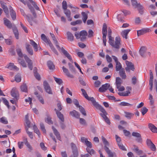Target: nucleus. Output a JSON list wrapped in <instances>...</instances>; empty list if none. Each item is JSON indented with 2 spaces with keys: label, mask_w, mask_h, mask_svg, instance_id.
<instances>
[{
  "label": "nucleus",
  "mask_w": 157,
  "mask_h": 157,
  "mask_svg": "<svg viewBox=\"0 0 157 157\" xmlns=\"http://www.w3.org/2000/svg\"><path fill=\"white\" fill-rule=\"evenodd\" d=\"M111 34L112 30L110 28H109L108 29L109 42L113 47L117 49H119V46L121 44L120 38L119 36H116L115 37V41L114 42V38L112 37Z\"/></svg>",
  "instance_id": "nucleus-1"
},
{
  "label": "nucleus",
  "mask_w": 157,
  "mask_h": 157,
  "mask_svg": "<svg viewBox=\"0 0 157 157\" xmlns=\"http://www.w3.org/2000/svg\"><path fill=\"white\" fill-rule=\"evenodd\" d=\"M4 24L8 28H12L13 32L15 36L16 39H19V33L18 29L16 26L14 25H13L10 21L6 18L4 17L3 18Z\"/></svg>",
  "instance_id": "nucleus-2"
},
{
  "label": "nucleus",
  "mask_w": 157,
  "mask_h": 157,
  "mask_svg": "<svg viewBox=\"0 0 157 157\" xmlns=\"http://www.w3.org/2000/svg\"><path fill=\"white\" fill-rule=\"evenodd\" d=\"M50 35L52 37V40L54 41V43L55 44L56 46L59 51L61 50L63 54L66 56L67 58L69 59L70 61L72 60V58L71 56L63 48H60V47L58 45V42L56 39L55 35L54 34L50 33Z\"/></svg>",
  "instance_id": "nucleus-3"
},
{
  "label": "nucleus",
  "mask_w": 157,
  "mask_h": 157,
  "mask_svg": "<svg viewBox=\"0 0 157 157\" xmlns=\"http://www.w3.org/2000/svg\"><path fill=\"white\" fill-rule=\"evenodd\" d=\"M41 39L46 43L48 44L52 51L56 55H58V53L56 50L54 48L53 44L51 43L50 40L44 34L41 35Z\"/></svg>",
  "instance_id": "nucleus-4"
},
{
  "label": "nucleus",
  "mask_w": 157,
  "mask_h": 157,
  "mask_svg": "<svg viewBox=\"0 0 157 157\" xmlns=\"http://www.w3.org/2000/svg\"><path fill=\"white\" fill-rule=\"evenodd\" d=\"M71 146L72 149L73 155L70 157H77L78 155V151L76 145L73 143H71Z\"/></svg>",
  "instance_id": "nucleus-5"
},
{
  "label": "nucleus",
  "mask_w": 157,
  "mask_h": 157,
  "mask_svg": "<svg viewBox=\"0 0 157 157\" xmlns=\"http://www.w3.org/2000/svg\"><path fill=\"white\" fill-rule=\"evenodd\" d=\"M126 64L127 66L125 69L126 72H130V70L134 71L135 69L134 65L132 63L126 61Z\"/></svg>",
  "instance_id": "nucleus-6"
},
{
  "label": "nucleus",
  "mask_w": 157,
  "mask_h": 157,
  "mask_svg": "<svg viewBox=\"0 0 157 157\" xmlns=\"http://www.w3.org/2000/svg\"><path fill=\"white\" fill-rule=\"evenodd\" d=\"M43 86L44 89L47 93L49 94H52L51 88L49 84L46 81H44V82Z\"/></svg>",
  "instance_id": "nucleus-7"
},
{
  "label": "nucleus",
  "mask_w": 157,
  "mask_h": 157,
  "mask_svg": "<svg viewBox=\"0 0 157 157\" xmlns=\"http://www.w3.org/2000/svg\"><path fill=\"white\" fill-rule=\"evenodd\" d=\"M24 58L26 62L28 63V67L29 68L32 70L33 69V63L31 60L26 55H24Z\"/></svg>",
  "instance_id": "nucleus-8"
},
{
  "label": "nucleus",
  "mask_w": 157,
  "mask_h": 157,
  "mask_svg": "<svg viewBox=\"0 0 157 157\" xmlns=\"http://www.w3.org/2000/svg\"><path fill=\"white\" fill-rule=\"evenodd\" d=\"M110 86L109 83H106L105 84L102 85L101 86L99 89V91L100 92H104L108 89Z\"/></svg>",
  "instance_id": "nucleus-9"
},
{
  "label": "nucleus",
  "mask_w": 157,
  "mask_h": 157,
  "mask_svg": "<svg viewBox=\"0 0 157 157\" xmlns=\"http://www.w3.org/2000/svg\"><path fill=\"white\" fill-rule=\"evenodd\" d=\"M147 146L152 151H155L156 150V147L155 145L150 140H147Z\"/></svg>",
  "instance_id": "nucleus-10"
},
{
  "label": "nucleus",
  "mask_w": 157,
  "mask_h": 157,
  "mask_svg": "<svg viewBox=\"0 0 157 157\" xmlns=\"http://www.w3.org/2000/svg\"><path fill=\"white\" fill-rule=\"evenodd\" d=\"M5 67L11 70L18 71L19 70L18 68L16 66L14 65L13 63H10L7 64Z\"/></svg>",
  "instance_id": "nucleus-11"
},
{
  "label": "nucleus",
  "mask_w": 157,
  "mask_h": 157,
  "mask_svg": "<svg viewBox=\"0 0 157 157\" xmlns=\"http://www.w3.org/2000/svg\"><path fill=\"white\" fill-rule=\"evenodd\" d=\"M87 35V32L85 30H82L80 32V40L82 41H84L86 38Z\"/></svg>",
  "instance_id": "nucleus-12"
},
{
  "label": "nucleus",
  "mask_w": 157,
  "mask_h": 157,
  "mask_svg": "<svg viewBox=\"0 0 157 157\" xmlns=\"http://www.w3.org/2000/svg\"><path fill=\"white\" fill-rule=\"evenodd\" d=\"M62 70L63 72L65 73V75L68 77L73 78L74 77V76L70 73L69 70L64 67L63 66L62 67Z\"/></svg>",
  "instance_id": "nucleus-13"
},
{
  "label": "nucleus",
  "mask_w": 157,
  "mask_h": 157,
  "mask_svg": "<svg viewBox=\"0 0 157 157\" xmlns=\"http://www.w3.org/2000/svg\"><path fill=\"white\" fill-rule=\"evenodd\" d=\"M147 50V48L146 47L144 46L141 47L139 51L140 55L143 57H145Z\"/></svg>",
  "instance_id": "nucleus-14"
},
{
  "label": "nucleus",
  "mask_w": 157,
  "mask_h": 157,
  "mask_svg": "<svg viewBox=\"0 0 157 157\" xmlns=\"http://www.w3.org/2000/svg\"><path fill=\"white\" fill-rule=\"evenodd\" d=\"M11 94L12 97H14V98L16 99L17 101L19 99V95L18 92L15 89H12L11 92Z\"/></svg>",
  "instance_id": "nucleus-15"
},
{
  "label": "nucleus",
  "mask_w": 157,
  "mask_h": 157,
  "mask_svg": "<svg viewBox=\"0 0 157 157\" xmlns=\"http://www.w3.org/2000/svg\"><path fill=\"white\" fill-rule=\"evenodd\" d=\"M150 29L147 28L143 29L141 30L137 31V34L138 36L144 34L146 33L149 32Z\"/></svg>",
  "instance_id": "nucleus-16"
},
{
  "label": "nucleus",
  "mask_w": 157,
  "mask_h": 157,
  "mask_svg": "<svg viewBox=\"0 0 157 157\" xmlns=\"http://www.w3.org/2000/svg\"><path fill=\"white\" fill-rule=\"evenodd\" d=\"M52 129L53 132L54 134L56 136L57 139L60 141H61V138L60 134L57 130L53 126H52Z\"/></svg>",
  "instance_id": "nucleus-17"
},
{
  "label": "nucleus",
  "mask_w": 157,
  "mask_h": 157,
  "mask_svg": "<svg viewBox=\"0 0 157 157\" xmlns=\"http://www.w3.org/2000/svg\"><path fill=\"white\" fill-rule=\"evenodd\" d=\"M25 46L26 50L28 53V54L31 56H32L33 54V52L30 45L27 43L26 44Z\"/></svg>",
  "instance_id": "nucleus-18"
},
{
  "label": "nucleus",
  "mask_w": 157,
  "mask_h": 157,
  "mask_svg": "<svg viewBox=\"0 0 157 157\" xmlns=\"http://www.w3.org/2000/svg\"><path fill=\"white\" fill-rule=\"evenodd\" d=\"M105 150L107 153L109 157H113L116 156V154L115 152H112L107 147H105Z\"/></svg>",
  "instance_id": "nucleus-19"
},
{
  "label": "nucleus",
  "mask_w": 157,
  "mask_h": 157,
  "mask_svg": "<svg viewBox=\"0 0 157 157\" xmlns=\"http://www.w3.org/2000/svg\"><path fill=\"white\" fill-rule=\"evenodd\" d=\"M55 110L56 112L58 118L60 120L61 122H63L64 121V118L63 114L56 109H55Z\"/></svg>",
  "instance_id": "nucleus-20"
},
{
  "label": "nucleus",
  "mask_w": 157,
  "mask_h": 157,
  "mask_svg": "<svg viewBox=\"0 0 157 157\" xmlns=\"http://www.w3.org/2000/svg\"><path fill=\"white\" fill-rule=\"evenodd\" d=\"M24 144L26 145L28 149V151L29 152H31L33 150V148L27 140V139L25 138L24 140Z\"/></svg>",
  "instance_id": "nucleus-21"
},
{
  "label": "nucleus",
  "mask_w": 157,
  "mask_h": 157,
  "mask_svg": "<svg viewBox=\"0 0 157 157\" xmlns=\"http://www.w3.org/2000/svg\"><path fill=\"white\" fill-rule=\"evenodd\" d=\"M25 121L26 126H25V129L26 128H28V129L30 127V122L29 119V115L28 114H26L25 116Z\"/></svg>",
  "instance_id": "nucleus-22"
},
{
  "label": "nucleus",
  "mask_w": 157,
  "mask_h": 157,
  "mask_svg": "<svg viewBox=\"0 0 157 157\" xmlns=\"http://www.w3.org/2000/svg\"><path fill=\"white\" fill-rule=\"evenodd\" d=\"M9 8L10 13V15L11 17L13 20H15L16 18V14L15 12L13 11V8L11 6H10Z\"/></svg>",
  "instance_id": "nucleus-23"
},
{
  "label": "nucleus",
  "mask_w": 157,
  "mask_h": 157,
  "mask_svg": "<svg viewBox=\"0 0 157 157\" xmlns=\"http://www.w3.org/2000/svg\"><path fill=\"white\" fill-rule=\"evenodd\" d=\"M119 74L120 76L123 79H125L126 78V75L125 71L124 68H123L121 70L119 71Z\"/></svg>",
  "instance_id": "nucleus-24"
},
{
  "label": "nucleus",
  "mask_w": 157,
  "mask_h": 157,
  "mask_svg": "<svg viewBox=\"0 0 157 157\" xmlns=\"http://www.w3.org/2000/svg\"><path fill=\"white\" fill-rule=\"evenodd\" d=\"M148 127L150 130L154 133H157V128L153 124L149 123L148 124Z\"/></svg>",
  "instance_id": "nucleus-25"
},
{
  "label": "nucleus",
  "mask_w": 157,
  "mask_h": 157,
  "mask_svg": "<svg viewBox=\"0 0 157 157\" xmlns=\"http://www.w3.org/2000/svg\"><path fill=\"white\" fill-rule=\"evenodd\" d=\"M122 82V80L119 77H117L116 78V83L117 88H118L120 86Z\"/></svg>",
  "instance_id": "nucleus-26"
},
{
  "label": "nucleus",
  "mask_w": 157,
  "mask_h": 157,
  "mask_svg": "<svg viewBox=\"0 0 157 157\" xmlns=\"http://www.w3.org/2000/svg\"><path fill=\"white\" fill-rule=\"evenodd\" d=\"M70 113L71 116L77 118H79L80 114L78 112L75 110H73V111L70 112Z\"/></svg>",
  "instance_id": "nucleus-27"
},
{
  "label": "nucleus",
  "mask_w": 157,
  "mask_h": 157,
  "mask_svg": "<svg viewBox=\"0 0 157 157\" xmlns=\"http://www.w3.org/2000/svg\"><path fill=\"white\" fill-rule=\"evenodd\" d=\"M130 31L131 30L129 29L123 30L121 33V35L123 38L127 39V35Z\"/></svg>",
  "instance_id": "nucleus-28"
},
{
  "label": "nucleus",
  "mask_w": 157,
  "mask_h": 157,
  "mask_svg": "<svg viewBox=\"0 0 157 157\" xmlns=\"http://www.w3.org/2000/svg\"><path fill=\"white\" fill-rule=\"evenodd\" d=\"M135 8H137L139 11V13L141 14H142L144 12V7L140 4H139L138 6L136 7Z\"/></svg>",
  "instance_id": "nucleus-29"
},
{
  "label": "nucleus",
  "mask_w": 157,
  "mask_h": 157,
  "mask_svg": "<svg viewBox=\"0 0 157 157\" xmlns=\"http://www.w3.org/2000/svg\"><path fill=\"white\" fill-rule=\"evenodd\" d=\"M67 39L71 41H73L74 40V36L73 34L70 32H67Z\"/></svg>",
  "instance_id": "nucleus-30"
},
{
  "label": "nucleus",
  "mask_w": 157,
  "mask_h": 157,
  "mask_svg": "<svg viewBox=\"0 0 157 157\" xmlns=\"http://www.w3.org/2000/svg\"><path fill=\"white\" fill-rule=\"evenodd\" d=\"M107 33V26L105 23H104L102 29L103 36H106Z\"/></svg>",
  "instance_id": "nucleus-31"
},
{
  "label": "nucleus",
  "mask_w": 157,
  "mask_h": 157,
  "mask_svg": "<svg viewBox=\"0 0 157 157\" xmlns=\"http://www.w3.org/2000/svg\"><path fill=\"white\" fill-rule=\"evenodd\" d=\"M81 14L82 16V20L83 22L85 23L88 18V14L84 12H82Z\"/></svg>",
  "instance_id": "nucleus-32"
},
{
  "label": "nucleus",
  "mask_w": 157,
  "mask_h": 157,
  "mask_svg": "<svg viewBox=\"0 0 157 157\" xmlns=\"http://www.w3.org/2000/svg\"><path fill=\"white\" fill-rule=\"evenodd\" d=\"M30 43L32 46H33L34 50L35 51H37L38 49L37 44L32 40H30Z\"/></svg>",
  "instance_id": "nucleus-33"
},
{
  "label": "nucleus",
  "mask_w": 157,
  "mask_h": 157,
  "mask_svg": "<svg viewBox=\"0 0 157 157\" xmlns=\"http://www.w3.org/2000/svg\"><path fill=\"white\" fill-rule=\"evenodd\" d=\"M89 99H87L89 101H90L92 102L93 105L96 107L98 105V102H96L94 98L93 97H89Z\"/></svg>",
  "instance_id": "nucleus-34"
},
{
  "label": "nucleus",
  "mask_w": 157,
  "mask_h": 157,
  "mask_svg": "<svg viewBox=\"0 0 157 157\" xmlns=\"http://www.w3.org/2000/svg\"><path fill=\"white\" fill-rule=\"evenodd\" d=\"M33 71L34 76L37 79L40 80V75L37 72L36 68V67L34 68Z\"/></svg>",
  "instance_id": "nucleus-35"
},
{
  "label": "nucleus",
  "mask_w": 157,
  "mask_h": 157,
  "mask_svg": "<svg viewBox=\"0 0 157 157\" xmlns=\"http://www.w3.org/2000/svg\"><path fill=\"white\" fill-rule=\"evenodd\" d=\"M48 66L50 70H53L54 68V65L51 61H48L47 62Z\"/></svg>",
  "instance_id": "nucleus-36"
},
{
  "label": "nucleus",
  "mask_w": 157,
  "mask_h": 157,
  "mask_svg": "<svg viewBox=\"0 0 157 157\" xmlns=\"http://www.w3.org/2000/svg\"><path fill=\"white\" fill-rule=\"evenodd\" d=\"M123 68L121 64L119 62L116 63V71H119Z\"/></svg>",
  "instance_id": "nucleus-37"
},
{
  "label": "nucleus",
  "mask_w": 157,
  "mask_h": 157,
  "mask_svg": "<svg viewBox=\"0 0 157 157\" xmlns=\"http://www.w3.org/2000/svg\"><path fill=\"white\" fill-rule=\"evenodd\" d=\"M0 122L4 124H7L8 123V121L5 117H2L0 118Z\"/></svg>",
  "instance_id": "nucleus-38"
},
{
  "label": "nucleus",
  "mask_w": 157,
  "mask_h": 157,
  "mask_svg": "<svg viewBox=\"0 0 157 157\" xmlns=\"http://www.w3.org/2000/svg\"><path fill=\"white\" fill-rule=\"evenodd\" d=\"M101 138L102 141L105 145L104 149H105V147H107V146H109V143L104 137L103 136H102Z\"/></svg>",
  "instance_id": "nucleus-39"
},
{
  "label": "nucleus",
  "mask_w": 157,
  "mask_h": 157,
  "mask_svg": "<svg viewBox=\"0 0 157 157\" xmlns=\"http://www.w3.org/2000/svg\"><path fill=\"white\" fill-rule=\"evenodd\" d=\"M51 117L50 116H47L45 119V121L49 124H53V122L51 120Z\"/></svg>",
  "instance_id": "nucleus-40"
},
{
  "label": "nucleus",
  "mask_w": 157,
  "mask_h": 157,
  "mask_svg": "<svg viewBox=\"0 0 157 157\" xmlns=\"http://www.w3.org/2000/svg\"><path fill=\"white\" fill-rule=\"evenodd\" d=\"M125 117L128 119H130L134 114L128 112H125Z\"/></svg>",
  "instance_id": "nucleus-41"
},
{
  "label": "nucleus",
  "mask_w": 157,
  "mask_h": 157,
  "mask_svg": "<svg viewBox=\"0 0 157 157\" xmlns=\"http://www.w3.org/2000/svg\"><path fill=\"white\" fill-rule=\"evenodd\" d=\"M149 82H153L154 77L152 72L151 70L149 71Z\"/></svg>",
  "instance_id": "nucleus-42"
},
{
  "label": "nucleus",
  "mask_w": 157,
  "mask_h": 157,
  "mask_svg": "<svg viewBox=\"0 0 157 157\" xmlns=\"http://www.w3.org/2000/svg\"><path fill=\"white\" fill-rule=\"evenodd\" d=\"M132 135L133 136L139 138V140H141V135L139 133L137 132H133Z\"/></svg>",
  "instance_id": "nucleus-43"
},
{
  "label": "nucleus",
  "mask_w": 157,
  "mask_h": 157,
  "mask_svg": "<svg viewBox=\"0 0 157 157\" xmlns=\"http://www.w3.org/2000/svg\"><path fill=\"white\" fill-rule=\"evenodd\" d=\"M127 90L125 91L124 92L126 96H128L129 94L130 93L131 90H132V87L130 86H127L126 88Z\"/></svg>",
  "instance_id": "nucleus-44"
},
{
  "label": "nucleus",
  "mask_w": 157,
  "mask_h": 157,
  "mask_svg": "<svg viewBox=\"0 0 157 157\" xmlns=\"http://www.w3.org/2000/svg\"><path fill=\"white\" fill-rule=\"evenodd\" d=\"M96 108L98 109H99L100 110V111L103 113H107L106 111L104 109V108L99 104H98V106H97Z\"/></svg>",
  "instance_id": "nucleus-45"
},
{
  "label": "nucleus",
  "mask_w": 157,
  "mask_h": 157,
  "mask_svg": "<svg viewBox=\"0 0 157 157\" xmlns=\"http://www.w3.org/2000/svg\"><path fill=\"white\" fill-rule=\"evenodd\" d=\"M81 90L82 92V94L84 96V97L87 100L89 99V97L87 94V93L86 91H85V90L83 89H81Z\"/></svg>",
  "instance_id": "nucleus-46"
},
{
  "label": "nucleus",
  "mask_w": 157,
  "mask_h": 157,
  "mask_svg": "<svg viewBox=\"0 0 157 157\" xmlns=\"http://www.w3.org/2000/svg\"><path fill=\"white\" fill-rule=\"evenodd\" d=\"M79 110L81 113L84 116H86V114L84 109L81 106H79L78 107Z\"/></svg>",
  "instance_id": "nucleus-47"
},
{
  "label": "nucleus",
  "mask_w": 157,
  "mask_h": 157,
  "mask_svg": "<svg viewBox=\"0 0 157 157\" xmlns=\"http://www.w3.org/2000/svg\"><path fill=\"white\" fill-rule=\"evenodd\" d=\"M25 16L28 21L29 22L30 24L32 25H33L32 22L33 21H33V18L29 17L27 15H25Z\"/></svg>",
  "instance_id": "nucleus-48"
},
{
  "label": "nucleus",
  "mask_w": 157,
  "mask_h": 157,
  "mask_svg": "<svg viewBox=\"0 0 157 157\" xmlns=\"http://www.w3.org/2000/svg\"><path fill=\"white\" fill-rule=\"evenodd\" d=\"M82 23L81 20H78L75 21H72L71 22V24L72 25H75L77 24H80Z\"/></svg>",
  "instance_id": "nucleus-49"
},
{
  "label": "nucleus",
  "mask_w": 157,
  "mask_h": 157,
  "mask_svg": "<svg viewBox=\"0 0 157 157\" xmlns=\"http://www.w3.org/2000/svg\"><path fill=\"white\" fill-rule=\"evenodd\" d=\"M16 52L18 56L20 57H22L23 56V54L21 52V49L20 48H18L16 49Z\"/></svg>",
  "instance_id": "nucleus-50"
},
{
  "label": "nucleus",
  "mask_w": 157,
  "mask_h": 157,
  "mask_svg": "<svg viewBox=\"0 0 157 157\" xmlns=\"http://www.w3.org/2000/svg\"><path fill=\"white\" fill-rule=\"evenodd\" d=\"M21 89L22 91L26 92L27 90V88L26 84H24L22 85L21 86Z\"/></svg>",
  "instance_id": "nucleus-51"
},
{
  "label": "nucleus",
  "mask_w": 157,
  "mask_h": 157,
  "mask_svg": "<svg viewBox=\"0 0 157 157\" xmlns=\"http://www.w3.org/2000/svg\"><path fill=\"white\" fill-rule=\"evenodd\" d=\"M149 99L150 100V105H153L154 104V100L153 99L152 96L151 94H150L149 95Z\"/></svg>",
  "instance_id": "nucleus-52"
},
{
  "label": "nucleus",
  "mask_w": 157,
  "mask_h": 157,
  "mask_svg": "<svg viewBox=\"0 0 157 157\" xmlns=\"http://www.w3.org/2000/svg\"><path fill=\"white\" fill-rule=\"evenodd\" d=\"M19 62L21 63V65L24 67H27L26 64L25 62L23 60H21L20 59H18Z\"/></svg>",
  "instance_id": "nucleus-53"
},
{
  "label": "nucleus",
  "mask_w": 157,
  "mask_h": 157,
  "mask_svg": "<svg viewBox=\"0 0 157 157\" xmlns=\"http://www.w3.org/2000/svg\"><path fill=\"white\" fill-rule=\"evenodd\" d=\"M79 122L81 124L83 125H86V120L82 118H79Z\"/></svg>",
  "instance_id": "nucleus-54"
},
{
  "label": "nucleus",
  "mask_w": 157,
  "mask_h": 157,
  "mask_svg": "<svg viewBox=\"0 0 157 157\" xmlns=\"http://www.w3.org/2000/svg\"><path fill=\"white\" fill-rule=\"evenodd\" d=\"M90 149L91 148H86V150L88 153L90 154V155H94L95 153L93 149Z\"/></svg>",
  "instance_id": "nucleus-55"
},
{
  "label": "nucleus",
  "mask_w": 157,
  "mask_h": 157,
  "mask_svg": "<svg viewBox=\"0 0 157 157\" xmlns=\"http://www.w3.org/2000/svg\"><path fill=\"white\" fill-rule=\"evenodd\" d=\"M148 111V109L145 107H144L141 109L142 114L144 115Z\"/></svg>",
  "instance_id": "nucleus-56"
},
{
  "label": "nucleus",
  "mask_w": 157,
  "mask_h": 157,
  "mask_svg": "<svg viewBox=\"0 0 157 157\" xmlns=\"http://www.w3.org/2000/svg\"><path fill=\"white\" fill-rule=\"evenodd\" d=\"M25 130H26L27 133L29 135V136L30 137V138L31 139H32L33 137V136L32 132H30L29 131H28V128H26V129H25Z\"/></svg>",
  "instance_id": "nucleus-57"
},
{
  "label": "nucleus",
  "mask_w": 157,
  "mask_h": 157,
  "mask_svg": "<svg viewBox=\"0 0 157 157\" xmlns=\"http://www.w3.org/2000/svg\"><path fill=\"white\" fill-rule=\"evenodd\" d=\"M29 9L30 10L31 12L32 13L34 17L35 18L36 17V14L34 8L32 7H29Z\"/></svg>",
  "instance_id": "nucleus-58"
},
{
  "label": "nucleus",
  "mask_w": 157,
  "mask_h": 157,
  "mask_svg": "<svg viewBox=\"0 0 157 157\" xmlns=\"http://www.w3.org/2000/svg\"><path fill=\"white\" fill-rule=\"evenodd\" d=\"M40 128L44 133H46V130L45 128L44 124L42 123H41L40 124Z\"/></svg>",
  "instance_id": "nucleus-59"
},
{
  "label": "nucleus",
  "mask_w": 157,
  "mask_h": 157,
  "mask_svg": "<svg viewBox=\"0 0 157 157\" xmlns=\"http://www.w3.org/2000/svg\"><path fill=\"white\" fill-rule=\"evenodd\" d=\"M21 77L20 75H17L15 76V80L17 82H20L21 81Z\"/></svg>",
  "instance_id": "nucleus-60"
},
{
  "label": "nucleus",
  "mask_w": 157,
  "mask_h": 157,
  "mask_svg": "<svg viewBox=\"0 0 157 157\" xmlns=\"http://www.w3.org/2000/svg\"><path fill=\"white\" fill-rule=\"evenodd\" d=\"M55 80L59 84H61L62 83V80L60 78H59L56 77H54Z\"/></svg>",
  "instance_id": "nucleus-61"
},
{
  "label": "nucleus",
  "mask_w": 157,
  "mask_h": 157,
  "mask_svg": "<svg viewBox=\"0 0 157 157\" xmlns=\"http://www.w3.org/2000/svg\"><path fill=\"white\" fill-rule=\"evenodd\" d=\"M64 12L67 17L71 16V13L69 10L67 9L64 10Z\"/></svg>",
  "instance_id": "nucleus-62"
},
{
  "label": "nucleus",
  "mask_w": 157,
  "mask_h": 157,
  "mask_svg": "<svg viewBox=\"0 0 157 157\" xmlns=\"http://www.w3.org/2000/svg\"><path fill=\"white\" fill-rule=\"evenodd\" d=\"M131 2L132 3V6H133L134 8L136 7L140 3H138L137 2L136 0H131Z\"/></svg>",
  "instance_id": "nucleus-63"
},
{
  "label": "nucleus",
  "mask_w": 157,
  "mask_h": 157,
  "mask_svg": "<svg viewBox=\"0 0 157 157\" xmlns=\"http://www.w3.org/2000/svg\"><path fill=\"white\" fill-rule=\"evenodd\" d=\"M118 145L119 148L121 150L123 151H126V149L125 147L121 143L119 144H118Z\"/></svg>",
  "instance_id": "nucleus-64"
}]
</instances>
